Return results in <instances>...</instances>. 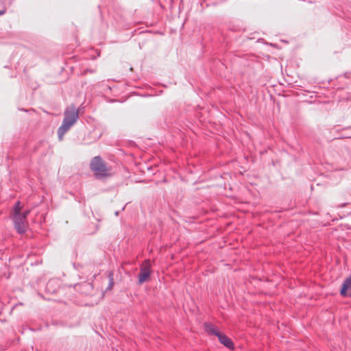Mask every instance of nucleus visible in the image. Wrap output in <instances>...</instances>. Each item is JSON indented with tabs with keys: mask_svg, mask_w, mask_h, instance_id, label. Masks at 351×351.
Returning <instances> with one entry per match:
<instances>
[{
	"mask_svg": "<svg viewBox=\"0 0 351 351\" xmlns=\"http://www.w3.org/2000/svg\"><path fill=\"white\" fill-rule=\"evenodd\" d=\"M77 118L78 113L74 106L69 108L65 111L62 124L58 130V137L60 141L63 139L64 134L75 124Z\"/></svg>",
	"mask_w": 351,
	"mask_h": 351,
	"instance_id": "f257e3e1",
	"label": "nucleus"
},
{
	"mask_svg": "<svg viewBox=\"0 0 351 351\" xmlns=\"http://www.w3.org/2000/svg\"><path fill=\"white\" fill-rule=\"evenodd\" d=\"M90 167L97 178L109 177L112 175L111 168L106 166L103 160L99 156L93 158Z\"/></svg>",
	"mask_w": 351,
	"mask_h": 351,
	"instance_id": "f03ea898",
	"label": "nucleus"
},
{
	"mask_svg": "<svg viewBox=\"0 0 351 351\" xmlns=\"http://www.w3.org/2000/svg\"><path fill=\"white\" fill-rule=\"evenodd\" d=\"M21 209L20 202H17L14 209V222L17 231L19 233H23L25 232L26 226V217L28 215L29 211L20 213Z\"/></svg>",
	"mask_w": 351,
	"mask_h": 351,
	"instance_id": "7ed1b4c3",
	"label": "nucleus"
},
{
	"mask_svg": "<svg viewBox=\"0 0 351 351\" xmlns=\"http://www.w3.org/2000/svg\"><path fill=\"white\" fill-rule=\"evenodd\" d=\"M151 274V264L149 260H146L141 265L138 274V283L143 284L148 281Z\"/></svg>",
	"mask_w": 351,
	"mask_h": 351,
	"instance_id": "20e7f679",
	"label": "nucleus"
},
{
	"mask_svg": "<svg viewBox=\"0 0 351 351\" xmlns=\"http://www.w3.org/2000/svg\"><path fill=\"white\" fill-rule=\"evenodd\" d=\"M340 293L343 296L351 297V274L344 280Z\"/></svg>",
	"mask_w": 351,
	"mask_h": 351,
	"instance_id": "39448f33",
	"label": "nucleus"
},
{
	"mask_svg": "<svg viewBox=\"0 0 351 351\" xmlns=\"http://www.w3.org/2000/svg\"><path fill=\"white\" fill-rule=\"evenodd\" d=\"M220 343L224 345L226 347L233 349V343L230 338H228L226 335L223 333H220L217 337Z\"/></svg>",
	"mask_w": 351,
	"mask_h": 351,
	"instance_id": "423d86ee",
	"label": "nucleus"
},
{
	"mask_svg": "<svg viewBox=\"0 0 351 351\" xmlns=\"http://www.w3.org/2000/svg\"><path fill=\"white\" fill-rule=\"evenodd\" d=\"M205 328L207 332L211 335H215L217 337L221 333L219 330L210 324H205Z\"/></svg>",
	"mask_w": 351,
	"mask_h": 351,
	"instance_id": "0eeeda50",
	"label": "nucleus"
},
{
	"mask_svg": "<svg viewBox=\"0 0 351 351\" xmlns=\"http://www.w3.org/2000/svg\"><path fill=\"white\" fill-rule=\"evenodd\" d=\"M5 13V10H0V15H2Z\"/></svg>",
	"mask_w": 351,
	"mask_h": 351,
	"instance_id": "6e6552de",
	"label": "nucleus"
}]
</instances>
